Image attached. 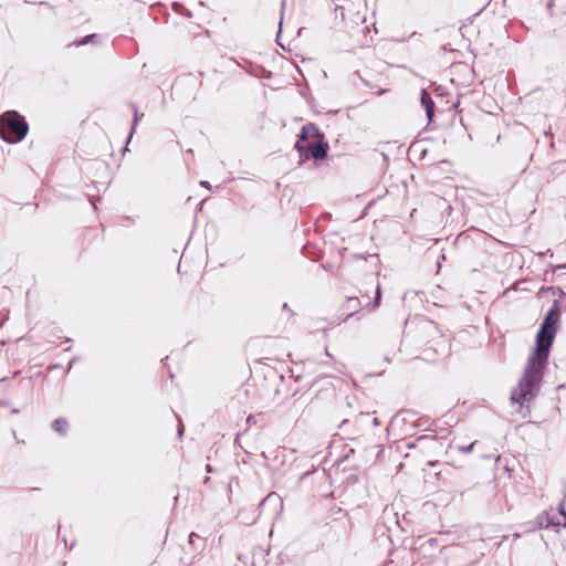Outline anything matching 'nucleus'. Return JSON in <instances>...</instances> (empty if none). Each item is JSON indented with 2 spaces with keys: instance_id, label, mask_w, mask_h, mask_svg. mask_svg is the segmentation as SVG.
Listing matches in <instances>:
<instances>
[{
  "instance_id": "9",
  "label": "nucleus",
  "mask_w": 566,
  "mask_h": 566,
  "mask_svg": "<svg viewBox=\"0 0 566 566\" xmlns=\"http://www.w3.org/2000/svg\"><path fill=\"white\" fill-rule=\"evenodd\" d=\"M559 513L564 516L566 522V495L564 496L563 501L559 504Z\"/></svg>"
},
{
  "instance_id": "4",
  "label": "nucleus",
  "mask_w": 566,
  "mask_h": 566,
  "mask_svg": "<svg viewBox=\"0 0 566 566\" xmlns=\"http://www.w3.org/2000/svg\"><path fill=\"white\" fill-rule=\"evenodd\" d=\"M421 104L426 108V114L429 120H432L433 114H434V103L431 98L430 93H428L426 90L421 91Z\"/></svg>"
},
{
  "instance_id": "5",
  "label": "nucleus",
  "mask_w": 566,
  "mask_h": 566,
  "mask_svg": "<svg viewBox=\"0 0 566 566\" xmlns=\"http://www.w3.org/2000/svg\"><path fill=\"white\" fill-rule=\"evenodd\" d=\"M368 303L364 304L367 306ZM347 310H350L352 313L357 312L360 307H363L360 300L357 296L348 297L346 301Z\"/></svg>"
},
{
  "instance_id": "15",
  "label": "nucleus",
  "mask_w": 566,
  "mask_h": 566,
  "mask_svg": "<svg viewBox=\"0 0 566 566\" xmlns=\"http://www.w3.org/2000/svg\"><path fill=\"white\" fill-rule=\"evenodd\" d=\"M373 423H374V426H378V424H379L378 419H377V418H374V419H373Z\"/></svg>"
},
{
  "instance_id": "10",
  "label": "nucleus",
  "mask_w": 566,
  "mask_h": 566,
  "mask_svg": "<svg viewBox=\"0 0 566 566\" xmlns=\"http://www.w3.org/2000/svg\"><path fill=\"white\" fill-rule=\"evenodd\" d=\"M96 35L95 34H91V35H87L85 36L81 42L77 43V45H84V44H87L90 42L93 41V39H95Z\"/></svg>"
},
{
  "instance_id": "14",
  "label": "nucleus",
  "mask_w": 566,
  "mask_h": 566,
  "mask_svg": "<svg viewBox=\"0 0 566 566\" xmlns=\"http://www.w3.org/2000/svg\"><path fill=\"white\" fill-rule=\"evenodd\" d=\"M195 536H197V534H196V533H191V534L189 535V543H190V544L192 543V541H193V537H195Z\"/></svg>"
},
{
  "instance_id": "7",
  "label": "nucleus",
  "mask_w": 566,
  "mask_h": 566,
  "mask_svg": "<svg viewBox=\"0 0 566 566\" xmlns=\"http://www.w3.org/2000/svg\"><path fill=\"white\" fill-rule=\"evenodd\" d=\"M133 111H134V120H133V129H132V132H134V130H135V127H136L137 123H138V122H139V119L144 116V114H139V113H138V109H137V107H136L135 105H133ZM130 135H133V133H130ZM130 137H132V136H129V138H130Z\"/></svg>"
},
{
  "instance_id": "6",
  "label": "nucleus",
  "mask_w": 566,
  "mask_h": 566,
  "mask_svg": "<svg viewBox=\"0 0 566 566\" xmlns=\"http://www.w3.org/2000/svg\"><path fill=\"white\" fill-rule=\"evenodd\" d=\"M67 428V421L63 418H59L53 422V429L60 434H64Z\"/></svg>"
},
{
  "instance_id": "3",
  "label": "nucleus",
  "mask_w": 566,
  "mask_h": 566,
  "mask_svg": "<svg viewBox=\"0 0 566 566\" xmlns=\"http://www.w3.org/2000/svg\"><path fill=\"white\" fill-rule=\"evenodd\" d=\"M28 124L17 112H7L0 116V136L7 143L22 140L28 133Z\"/></svg>"
},
{
  "instance_id": "1",
  "label": "nucleus",
  "mask_w": 566,
  "mask_h": 566,
  "mask_svg": "<svg viewBox=\"0 0 566 566\" xmlns=\"http://www.w3.org/2000/svg\"><path fill=\"white\" fill-rule=\"evenodd\" d=\"M559 321V308L556 303L548 310L536 335V346L530 356L524 375L511 394V400L523 405L530 402L538 392L543 378V370L547 365L549 350L554 342L557 323Z\"/></svg>"
},
{
  "instance_id": "11",
  "label": "nucleus",
  "mask_w": 566,
  "mask_h": 566,
  "mask_svg": "<svg viewBox=\"0 0 566 566\" xmlns=\"http://www.w3.org/2000/svg\"><path fill=\"white\" fill-rule=\"evenodd\" d=\"M474 444H475V443H474V442H472V443H470V444H469V446H467V447H459V450H460V451H462V452H464V453H469V452H471V451L473 450Z\"/></svg>"
},
{
  "instance_id": "8",
  "label": "nucleus",
  "mask_w": 566,
  "mask_h": 566,
  "mask_svg": "<svg viewBox=\"0 0 566 566\" xmlns=\"http://www.w3.org/2000/svg\"><path fill=\"white\" fill-rule=\"evenodd\" d=\"M380 300H381V290H380V286L377 285L376 290H375V298L373 302V308H376L379 305Z\"/></svg>"
},
{
  "instance_id": "2",
  "label": "nucleus",
  "mask_w": 566,
  "mask_h": 566,
  "mask_svg": "<svg viewBox=\"0 0 566 566\" xmlns=\"http://www.w3.org/2000/svg\"><path fill=\"white\" fill-rule=\"evenodd\" d=\"M295 148L301 156L308 151L315 160H322L327 156L328 146L324 142V135L316 125L306 124L302 127Z\"/></svg>"
},
{
  "instance_id": "12",
  "label": "nucleus",
  "mask_w": 566,
  "mask_h": 566,
  "mask_svg": "<svg viewBox=\"0 0 566 566\" xmlns=\"http://www.w3.org/2000/svg\"><path fill=\"white\" fill-rule=\"evenodd\" d=\"M200 185L207 189H211V186L208 181L202 180V181H200Z\"/></svg>"
},
{
  "instance_id": "13",
  "label": "nucleus",
  "mask_w": 566,
  "mask_h": 566,
  "mask_svg": "<svg viewBox=\"0 0 566 566\" xmlns=\"http://www.w3.org/2000/svg\"><path fill=\"white\" fill-rule=\"evenodd\" d=\"M421 35L417 32H413L410 34L409 39H413V38H420Z\"/></svg>"
}]
</instances>
